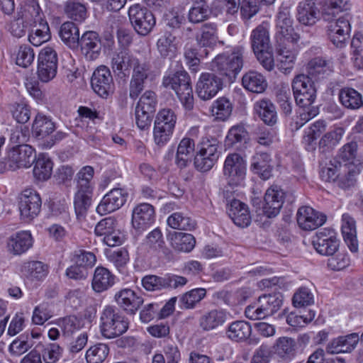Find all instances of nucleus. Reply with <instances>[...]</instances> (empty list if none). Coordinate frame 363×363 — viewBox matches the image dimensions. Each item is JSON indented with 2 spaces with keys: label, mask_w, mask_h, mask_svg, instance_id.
Instances as JSON below:
<instances>
[{
  "label": "nucleus",
  "mask_w": 363,
  "mask_h": 363,
  "mask_svg": "<svg viewBox=\"0 0 363 363\" xmlns=\"http://www.w3.org/2000/svg\"><path fill=\"white\" fill-rule=\"evenodd\" d=\"M242 46H235L217 55L211 62V70L228 83H233L244 65Z\"/></svg>",
  "instance_id": "1"
},
{
  "label": "nucleus",
  "mask_w": 363,
  "mask_h": 363,
  "mask_svg": "<svg viewBox=\"0 0 363 363\" xmlns=\"http://www.w3.org/2000/svg\"><path fill=\"white\" fill-rule=\"evenodd\" d=\"M162 85L175 91L185 110L191 111L194 108V99L191 77L183 68L166 72L162 78Z\"/></svg>",
  "instance_id": "2"
},
{
  "label": "nucleus",
  "mask_w": 363,
  "mask_h": 363,
  "mask_svg": "<svg viewBox=\"0 0 363 363\" xmlns=\"http://www.w3.org/2000/svg\"><path fill=\"white\" fill-rule=\"evenodd\" d=\"M99 327L104 337L112 339L127 331L128 322L118 308L107 306L101 313Z\"/></svg>",
  "instance_id": "3"
},
{
  "label": "nucleus",
  "mask_w": 363,
  "mask_h": 363,
  "mask_svg": "<svg viewBox=\"0 0 363 363\" xmlns=\"http://www.w3.org/2000/svg\"><path fill=\"white\" fill-rule=\"evenodd\" d=\"M284 296L281 293L264 294L259 296L256 305L245 310V316L250 320H262L274 315L281 307Z\"/></svg>",
  "instance_id": "4"
},
{
  "label": "nucleus",
  "mask_w": 363,
  "mask_h": 363,
  "mask_svg": "<svg viewBox=\"0 0 363 363\" xmlns=\"http://www.w3.org/2000/svg\"><path fill=\"white\" fill-rule=\"evenodd\" d=\"M177 121L175 111L169 108H164L157 113L153 128L154 141L157 146H164L173 134Z\"/></svg>",
  "instance_id": "5"
},
{
  "label": "nucleus",
  "mask_w": 363,
  "mask_h": 363,
  "mask_svg": "<svg viewBox=\"0 0 363 363\" xmlns=\"http://www.w3.org/2000/svg\"><path fill=\"white\" fill-rule=\"evenodd\" d=\"M35 159L34 149L28 145H17L9 151L6 163H0V173L6 170L14 171L19 168H28Z\"/></svg>",
  "instance_id": "6"
},
{
  "label": "nucleus",
  "mask_w": 363,
  "mask_h": 363,
  "mask_svg": "<svg viewBox=\"0 0 363 363\" xmlns=\"http://www.w3.org/2000/svg\"><path fill=\"white\" fill-rule=\"evenodd\" d=\"M323 19L328 21L327 33L330 40L336 46L342 48L351 30L350 16L348 13L335 19L329 11H324Z\"/></svg>",
  "instance_id": "7"
},
{
  "label": "nucleus",
  "mask_w": 363,
  "mask_h": 363,
  "mask_svg": "<svg viewBox=\"0 0 363 363\" xmlns=\"http://www.w3.org/2000/svg\"><path fill=\"white\" fill-rule=\"evenodd\" d=\"M294 97L297 106L307 108L312 106L316 99L314 82L303 74L296 75L291 83Z\"/></svg>",
  "instance_id": "8"
},
{
  "label": "nucleus",
  "mask_w": 363,
  "mask_h": 363,
  "mask_svg": "<svg viewBox=\"0 0 363 363\" xmlns=\"http://www.w3.org/2000/svg\"><path fill=\"white\" fill-rule=\"evenodd\" d=\"M132 75L129 83V96L135 100L141 94L152 75V65L150 61L138 58L132 69Z\"/></svg>",
  "instance_id": "9"
},
{
  "label": "nucleus",
  "mask_w": 363,
  "mask_h": 363,
  "mask_svg": "<svg viewBox=\"0 0 363 363\" xmlns=\"http://www.w3.org/2000/svg\"><path fill=\"white\" fill-rule=\"evenodd\" d=\"M21 218L29 222L36 218L42 206V199L39 193L33 188L23 190L18 197Z\"/></svg>",
  "instance_id": "10"
},
{
  "label": "nucleus",
  "mask_w": 363,
  "mask_h": 363,
  "mask_svg": "<svg viewBox=\"0 0 363 363\" xmlns=\"http://www.w3.org/2000/svg\"><path fill=\"white\" fill-rule=\"evenodd\" d=\"M218 144L219 142L214 138L201 143V148L194 157V165L197 170L206 172L212 169L220 156Z\"/></svg>",
  "instance_id": "11"
},
{
  "label": "nucleus",
  "mask_w": 363,
  "mask_h": 363,
  "mask_svg": "<svg viewBox=\"0 0 363 363\" xmlns=\"http://www.w3.org/2000/svg\"><path fill=\"white\" fill-rule=\"evenodd\" d=\"M246 174V162L238 153L229 154L224 162L223 175L228 185L237 186L244 180Z\"/></svg>",
  "instance_id": "12"
},
{
  "label": "nucleus",
  "mask_w": 363,
  "mask_h": 363,
  "mask_svg": "<svg viewBox=\"0 0 363 363\" xmlns=\"http://www.w3.org/2000/svg\"><path fill=\"white\" fill-rule=\"evenodd\" d=\"M128 16L135 30L141 35H147L155 25L156 21L152 13L140 4L130 7Z\"/></svg>",
  "instance_id": "13"
},
{
  "label": "nucleus",
  "mask_w": 363,
  "mask_h": 363,
  "mask_svg": "<svg viewBox=\"0 0 363 363\" xmlns=\"http://www.w3.org/2000/svg\"><path fill=\"white\" fill-rule=\"evenodd\" d=\"M298 40L278 39L276 51L277 54L279 69L284 74H287L293 69L298 54Z\"/></svg>",
  "instance_id": "14"
},
{
  "label": "nucleus",
  "mask_w": 363,
  "mask_h": 363,
  "mask_svg": "<svg viewBox=\"0 0 363 363\" xmlns=\"http://www.w3.org/2000/svg\"><path fill=\"white\" fill-rule=\"evenodd\" d=\"M312 244L319 254L333 256L339 248L340 241L333 230L324 228L313 236Z\"/></svg>",
  "instance_id": "15"
},
{
  "label": "nucleus",
  "mask_w": 363,
  "mask_h": 363,
  "mask_svg": "<svg viewBox=\"0 0 363 363\" xmlns=\"http://www.w3.org/2000/svg\"><path fill=\"white\" fill-rule=\"evenodd\" d=\"M91 86L94 91L104 99H107L113 92L114 82L108 67L101 65L94 70Z\"/></svg>",
  "instance_id": "16"
},
{
  "label": "nucleus",
  "mask_w": 363,
  "mask_h": 363,
  "mask_svg": "<svg viewBox=\"0 0 363 363\" xmlns=\"http://www.w3.org/2000/svg\"><path fill=\"white\" fill-rule=\"evenodd\" d=\"M223 87V79L217 74L202 73L196 85L197 96L203 101L213 98Z\"/></svg>",
  "instance_id": "17"
},
{
  "label": "nucleus",
  "mask_w": 363,
  "mask_h": 363,
  "mask_svg": "<svg viewBox=\"0 0 363 363\" xmlns=\"http://www.w3.org/2000/svg\"><path fill=\"white\" fill-rule=\"evenodd\" d=\"M186 283L187 279L185 277L176 274H166L164 277L148 274L142 279L143 286L147 291H157L165 288L176 289L184 286Z\"/></svg>",
  "instance_id": "18"
},
{
  "label": "nucleus",
  "mask_w": 363,
  "mask_h": 363,
  "mask_svg": "<svg viewBox=\"0 0 363 363\" xmlns=\"http://www.w3.org/2000/svg\"><path fill=\"white\" fill-rule=\"evenodd\" d=\"M155 220V210L147 203H141L134 207L132 211V225L139 233L143 232Z\"/></svg>",
  "instance_id": "19"
},
{
  "label": "nucleus",
  "mask_w": 363,
  "mask_h": 363,
  "mask_svg": "<svg viewBox=\"0 0 363 363\" xmlns=\"http://www.w3.org/2000/svg\"><path fill=\"white\" fill-rule=\"evenodd\" d=\"M286 194L278 186L267 189L264 197L262 213L267 218L276 217L280 212Z\"/></svg>",
  "instance_id": "20"
},
{
  "label": "nucleus",
  "mask_w": 363,
  "mask_h": 363,
  "mask_svg": "<svg viewBox=\"0 0 363 363\" xmlns=\"http://www.w3.org/2000/svg\"><path fill=\"white\" fill-rule=\"evenodd\" d=\"M326 216L313 208L303 206L298 209L296 220L303 230H313L323 225L326 221Z\"/></svg>",
  "instance_id": "21"
},
{
  "label": "nucleus",
  "mask_w": 363,
  "mask_h": 363,
  "mask_svg": "<svg viewBox=\"0 0 363 363\" xmlns=\"http://www.w3.org/2000/svg\"><path fill=\"white\" fill-rule=\"evenodd\" d=\"M138 59V57L128 49H122L115 52L111 63L113 73L120 78L128 77Z\"/></svg>",
  "instance_id": "22"
},
{
  "label": "nucleus",
  "mask_w": 363,
  "mask_h": 363,
  "mask_svg": "<svg viewBox=\"0 0 363 363\" xmlns=\"http://www.w3.org/2000/svg\"><path fill=\"white\" fill-rule=\"evenodd\" d=\"M127 197L128 193L125 189L114 188L103 197L96 211L101 215L112 213L124 205Z\"/></svg>",
  "instance_id": "23"
},
{
  "label": "nucleus",
  "mask_w": 363,
  "mask_h": 363,
  "mask_svg": "<svg viewBox=\"0 0 363 363\" xmlns=\"http://www.w3.org/2000/svg\"><path fill=\"white\" fill-rule=\"evenodd\" d=\"M114 300L119 308L129 315L135 314L144 302L141 296L128 288L117 291L115 294Z\"/></svg>",
  "instance_id": "24"
},
{
  "label": "nucleus",
  "mask_w": 363,
  "mask_h": 363,
  "mask_svg": "<svg viewBox=\"0 0 363 363\" xmlns=\"http://www.w3.org/2000/svg\"><path fill=\"white\" fill-rule=\"evenodd\" d=\"M79 47L86 60L91 61L97 59L101 50L99 34L92 30L86 31L79 38Z\"/></svg>",
  "instance_id": "25"
},
{
  "label": "nucleus",
  "mask_w": 363,
  "mask_h": 363,
  "mask_svg": "<svg viewBox=\"0 0 363 363\" xmlns=\"http://www.w3.org/2000/svg\"><path fill=\"white\" fill-rule=\"evenodd\" d=\"M293 23L294 20L289 9L280 8L277 16V40L299 39V35L294 30Z\"/></svg>",
  "instance_id": "26"
},
{
  "label": "nucleus",
  "mask_w": 363,
  "mask_h": 363,
  "mask_svg": "<svg viewBox=\"0 0 363 363\" xmlns=\"http://www.w3.org/2000/svg\"><path fill=\"white\" fill-rule=\"evenodd\" d=\"M227 212L233 223L240 228L247 227L251 223V216L248 206L238 199L228 201Z\"/></svg>",
  "instance_id": "27"
},
{
  "label": "nucleus",
  "mask_w": 363,
  "mask_h": 363,
  "mask_svg": "<svg viewBox=\"0 0 363 363\" xmlns=\"http://www.w3.org/2000/svg\"><path fill=\"white\" fill-rule=\"evenodd\" d=\"M359 341V336L357 333L341 335L333 339L328 344L326 352L329 354L350 352L355 348Z\"/></svg>",
  "instance_id": "28"
},
{
  "label": "nucleus",
  "mask_w": 363,
  "mask_h": 363,
  "mask_svg": "<svg viewBox=\"0 0 363 363\" xmlns=\"http://www.w3.org/2000/svg\"><path fill=\"white\" fill-rule=\"evenodd\" d=\"M33 238L30 231L22 230L13 234L7 241L8 250L14 255H20L32 247Z\"/></svg>",
  "instance_id": "29"
},
{
  "label": "nucleus",
  "mask_w": 363,
  "mask_h": 363,
  "mask_svg": "<svg viewBox=\"0 0 363 363\" xmlns=\"http://www.w3.org/2000/svg\"><path fill=\"white\" fill-rule=\"evenodd\" d=\"M271 162L272 158L269 153L257 152L252 157L250 168L261 179L267 180L272 177L273 167Z\"/></svg>",
  "instance_id": "30"
},
{
  "label": "nucleus",
  "mask_w": 363,
  "mask_h": 363,
  "mask_svg": "<svg viewBox=\"0 0 363 363\" xmlns=\"http://www.w3.org/2000/svg\"><path fill=\"white\" fill-rule=\"evenodd\" d=\"M306 71V75L313 81L325 78L333 72V69L330 61L322 57H315L308 61Z\"/></svg>",
  "instance_id": "31"
},
{
  "label": "nucleus",
  "mask_w": 363,
  "mask_h": 363,
  "mask_svg": "<svg viewBox=\"0 0 363 363\" xmlns=\"http://www.w3.org/2000/svg\"><path fill=\"white\" fill-rule=\"evenodd\" d=\"M320 11L313 0H304L297 7V19L306 26H313L319 19Z\"/></svg>",
  "instance_id": "32"
},
{
  "label": "nucleus",
  "mask_w": 363,
  "mask_h": 363,
  "mask_svg": "<svg viewBox=\"0 0 363 363\" xmlns=\"http://www.w3.org/2000/svg\"><path fill=\"white\" fill-rule=\"evenodd\" d=\"M96 261L94 253L82 250L75 251L72 257V264L65 272H83L92 268Z\"/></svg>",
  "instance_id": "33"
},
{
  "label": "nucleus",
  "mask_w": 363,
  "mask_h": 363,
  "mask_svg": "<svg viewBox=\"0 0 363 363\" xmlns=\"http://www.w3.org/2000/svg\"><path fill=\"white\" fill-rule=\"evenodd\" d=\"M251 333V325L245 320H235L230 323L225 329L226 337L235 342L247 341L250 338Z\"/></svg>",
  "instance_id": "34"
},
{
  "label": "nucleus",
  "mask_w": 363,
  "mask_h": 363,
  "mask_svg": "<svg viewBox=\"0 0 363 363\" xmlns=\"http://www.w3.org/2000/svg\"><path fill=\"white\" fill-rule=\"evenodd\" d=\"M342 234L344 241L352 252L358 250V241L357 238L356 223L352 217L347 213L342 216Z\"/></svg>",
  "instance_id": "35"
},
{
  "label": "nucleus",
  "mask_w": 363,
  "mask_h": 363,
  "mask_svg": "<svg viewBox=\"0 0 363 363\" xmlns=\"http://www.w3.org/2000/svg\"><path fill=\"white\" fill-rule=\"evenodd\" d=\"M18 16V18L31 25L45 20L37 0H26Z\"/></svg>",
  "instance_id": "36"
},
{
  "label": "nucleus",
  "mask_w": 363,
  "mask_h": 363,
  "mask_svg": "<svg viewBox=\"0 0 363 363\" xmlns=\"http://www.w3.org/2000/svg\"><path fill=\"white\" fill-rule=\"evenodd\" d=\"M254 111L258 117L267 125L273 126L277 122L275 106L269 99H262L254 104Z\"/></svg>",
  "instance_id": "37"
},
{
  "label": "nucleus",
  "mask_w": 363,
  "mask_h": 363,
  "mask_svg": "<svg viewBox=\"0 0 363 363\" xmlns=\"http://www.w3.org/2000/svg\"><path fill=\"white\" fill-rule=\"evenodd\" d=\"M242 85L248 91L261 94L266 90L267 82L262 74L255 70H250L243 74Z\"/></svg>",
  "instance_id": "38"
},
{
  "label": "nucleus",
  "mask_w": 363,
  "mask_h": 363,
  "mask_svg": "<svg viewBox=\"0 0 363 363\" xmlns=\"http://www.w3.org/2000/svg\"><path fill=\"white\" fill-rule=\"evenodd\" d=\"M296 342L289 337H280L273 345L274 352L283 360L291 361L296 354Z\"/></svg>",
  "instance_id": "39"
},
{
  "label": "nucleus",
  "mask_w": 363,
  "mask_h": 363,
  "mask_svg": "<svg viewBox=\"0 0 363 363\" xmlns=\"http://www.w3.org/2000/svg\"><path fill=\"white\" fill-rule=\"evenodd\" d=\"M62 42L70 49L76 50L79 45V30L77 26L70 21L64 23L59 31Z\"/></svg>",
  "instance_id": "40"
},
{
  "label": "nucleus",
  "mask_w": 363,
  "mask_h": 363,
  "mask_svg": "<svg viewBox=\"0 0 363 363\" xmlns=\"http://www.w3.org/2000/svg\"><path fill=\"white\" fill-rule=\"evenodd\" d=\"M326 123L319 120L312 123L306 130L303 137V143L308 151H313L316 147V140L326 130Z\"/></svg>",
  "instance_id": "41"
},
{
  "label": "nucleus",
  "mask_w": 363,
  "mask_h": 363,
  "mask_svg": "<svg viewBox=\"0 0 363 363\" xmlns=\"http://www.w3.org/2000/svg\"><path fill=\"white\" fill-rule=\"evenodd\" d=\"M248 139V132L243 125L238 124L232 126L225 138L224 145L225 148L238 147L245 143Z\"/></svg>",
  "instance_id": "42"
},
{
  "label": "nucleus",
  "mask_w": 363,
  "mask_h": 363,
  "mask_svg": "<svg viewBox=\"0 0 363 363\" xmlns=\"http://www.w3.org/2000/svg\"><path fill=\"white\" fill-rule=\"evenodd\" d=\"M338 98L341 104L348 109L356 110L363 105L362 94L351 87L340 89Z\"/></svg>",
  "instance_id": "43"
},
{
  "label": "nucleus",
  "mask_w": 363,
  "mask_h": 363,
  "mask_svg": "<svg viewBox=\"0 0 363 363\" xmlns=\"http://www.w3.org/2000/svg\"><path fill=\"white\" fill-rule=\"evenodd\" d=\"M195 148L194 140L189 138H183L177 147L176 164L182 169L186 167L191 162Z\"/></svg>",
  "instance_id": "44"
},
{
  "label": "nucleus",
  "mask_w": 363,
  "mask_h": 363,
  "mask_svg": "<svg viewBox=\"0 0 363 363\" xmlns=\"http://www.w3.org/2000/svg\"><path fill=\"white\" fill-rule=\"evenodd\" d=\"M250 40L254 53L271 50L269 32L263 25H259L252 31Z\"/></svg>",
  "instance_id": "45"
},
{
  "label": "nucleus",
  "mask_w": 363,
  "mask_h": 363,
  "mask_svg": "<svg viewBox=\"0 0 363 363\" xmlns=\"http://www.w3.org/2000/svg\"><path fill=\"white\" fill-rule=\"evenodd\" d=\"M33 170V177L38 181H46L50 178L52 173L53 162L45 155H39L34 160Z\"/></svg>",
  "instance_id": "46"
},
{
  "label": "nucleus",
  "mask_w": 363,
  "mask_h": 363,
  "mask_svg": "<svg viewBox=\"0 0 363 363\" xmlns=\"http://www.w3.org/2000/svg\"><path fill=\"white\" fill-rule=\"evenodd\" d=\"M32 25L28 40L33 45L38 47L51 38L50 27L46 20Z\"/></svg>",
  "instance_id": "47"
},
{
  "label": "nucleus",
  "mask_w": 363,
  "mask_h": 363,
  "mask_svg": "<svg viewBox=\"0 0 363 363\" xmlns=\"http://www.w3.org/2000/svg\"><path fill=\"white\" fill-rule=\"evenodd\" d=\"M276 0H242L240 3V16L245 22L255 16L263 6L271 5Z\"/></svg>",
  "instance_id": "48"
},
{
  "label": "nucleus",
  "mask_w": 363,
  "mask_h": 363,
  "mask_svg": "<svg viewBox=\"0 0 363 363\" xmlns=\"http://www.w3.org/2000/svg\"><path fill=\"white\" fill-rule=\"evenodd\" d=\"M206 296V290L196 288L183 294L179 298V307L181 309L195 308Z\"/></svg>",
  "instance_id": "49"
},
{
  "label": "nucleus",
  "mask_w": 363,
  "mask_h": 363,
  "mask_svg": "<svg viewBox=\"0 0 363 363\" xmlns=\"http://www.w3.org/2000/svg\"><path fill=\"white\" fill-rule=\"evenodd\" d=\"M55 129V125L50 117L38 113L32 125V132L36 138H43Z\"/></svg>",
  "instance_id": "50"
},
{
  "label": "nucleus",
  "mask_w": 363,
  "mask_h": 363,
  "mask_svg": "<svg viewBox=\"0 0 363 363\" xmlns=\"http://www.w3.org/2000/svg\"><path fill=\"white\" fill-rule=\"evenodd\" d=\"M226 320V313L222 310H211L199 319L200 327L203 330H211L223 324Z\"/></svg>",
  "instance_id": "51"
},
{
  "label": "nucleus",
  "mask_w": 363,
  "mask_h": 363,
  "mask_svg": "<svg viewBox=\"0 0 363 363\" xmlns=\"http://www.w3.org/2000/svg\"><path fill=\"white\" fill-rule=\"evenodd\" d=\"M201 33L197 34L196 40L201 47H210L213 45L217 39V25L214 23H206L200 29Z\"/></svg>",
  "instance_id": "52"
},
{
  "label": "nucleus",
  "mask_w": 363,
  "mask_h": 363,
  "mask_svg": "<svg viewBox=\"0 0 363 363\" xmlns=\"http://www.w3.org/2000/svg\"><path fill=\"white\" fill-rule=\"evenodd\" d=\"M33 333L26 332L16 337L9 345V351L12 355L20 356L28 351L33 345Z\"/></svg>",
  "instance_id": "53"
},
{
  "label": "nucleus",
  "mask_w": 363,
  "mask_h": 363,
  "mask_svg": "<svg viewBox=\"0 0 363 363\" xmlns=\"http://www.w3.org/2000/svg\"><path fill=\"white\" fill-rule=\"evenodd\" d=\"M167 224L172 228L182 230H192L196 226L195 220L182 212L170 215L167 218Z\"/></svg>",
  "instance_id": "54"
},
{
  "label": "nucleus",
  "mask_w": 363,
  "mask_h": 363,
  "mask_svg": "<svg viewBox=\"0 0 363 363\" xmlns=\"http://www.w3.org/2000/svg\"><path fill=\"white\" fill-rule=\"evenodd\" d=\"M196 239L189 233L175 232L171 235V245L177 250L189 252L195 247Z\"/></svg>",
  "instance_id": "55"
},
{
  "label": "nucleus",
  "mask_w": 363,
  "mask_h": 363,
  "mask_svg": "<svg viewBox=\"0 0 363 363\" xmlns=\"http://www.w3.org/2000/svg\"><path fill=\"white\" fill-rule=\"evenodd\" d=\"M343 134L344 130L341 128H335L325 133L318 143L320 151L324 153L333 150L339 143Z\"/></svg>",
  "instance_id": "56"
},
{
  "label": "nucleus",
  "mask_w": 363,
  "mask_h": 363,
  "mask_svg": "<svg viewBox=\"0 0 363 363\" xmlns=\"http://www.w3.org/2000/svg\"><path fill=\"white\" fill-rule=\"evenodd\" d=\"M65 13L69 18L82 22L86 17V7L79 0H68L65 4Z\"/></svg>",
  "instance_id": "57"
},
{
  "label": "nucleus",
  "mask_w": 363,
  "mask_h": 363,
  "mask_svg": "<svg viewBox=\"0 0 363 363\" xmlns=\"http://www.w3.org/2000/svg\"><path fill=\"white\" fill-rule=\"evenodd\" d=\"M343 168H345V164L337 159H333L321 169L320 177L325 182L336 183Z\"/></svg>",
  "instance_id": "58"
},
{
  "label": "nucleus",
  "mask_w": 363,
  "mask_h": 363,
  "mask_svg": "<svg viewBox=\"0 0 363 363\" xmlns=\"http://www.w3.org/2000/svg\"><path fill=\"white\" fill-rule=\"evenodd\" d=\"M175 37L170 33L162 35L157 42V48L162 57H172L177 52V45L174 43Z\"/></svg>",
  "instance_id": "59"
},
{
  "label": "nucleus",
  "mask_w": 363,
  "mask_h": 363,
  "mask_svg": "<svg viewBox=\"0 0 363 363\" xmlns=\"http://www.w3.org/2000/svg\"><path fill=\"white\" fill-rule=\"evenodd\" d=\"M357 143L356 142H350L344 145L339 150L338 154L334 159L342 162L345 167H355L354 160L357 156Z\"/></svg>",
  "instance_id": "60"
},
{
  "label": "nucleus",
  "mask_w": 363,
  "mask_h": 363,
  "mask_svg": "<svg viewBox=\"0 0 363 363\" xmlns=\"http://www.w3.org/2000/svg\"><path fill=\"white\" fill-rule=\"evenodd\" d=\"M109 354V347L106 344L97 343L90 347L86 352L87 363H102Z\"/></svg>",
  "instance_id": "61"
},
{
  "label": "nucleus",
  "mask_w": 363,
  "mask_h": 363,
  "mask_svg": "<svg viewBox=\"0 0 363 363\" xmlns=\"http://www.w3.org/2000/svg\"><path fill=\"white\" fill-rule=\"evenodd\" d=\"M291 301L295 308H306L314 303V296L308 288L301 286L295 291Z\"/></svg>",
  "instance_id": "62"
},
{
  "label": "nucleus",
  "mask_w": 363,
  "mask_h": 363,
  "mask_svg": "<svg viewBox=\"0 0 363 363\" xmlns=\"http://www.w3.org/2000/svg\"><path fill=\"white\" fill-rule=\"evenodd\" d=\"M233 105L226 97H220L216 100L212 106V113L216 118L220 121L227 120L231 115Z\"/></svg>",
  "instance_id": "63"
},
{
  "label": "nucleus",
  "mask_w": 363,
  "mask_h": 363,
  "mask_svg": "<svg viewBox=\"0 0 363 363\" xmlns=\"http://www.w3.org/2000/svg\"><path fill=\"white\" fill-rule=\"evenodd\" d=\"M63 349L57 343H49L43 346L40 354L45 363H56L61 358Z\"/></svg>",
  "instance_id": "64"
}]
</instances>
